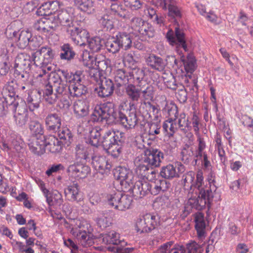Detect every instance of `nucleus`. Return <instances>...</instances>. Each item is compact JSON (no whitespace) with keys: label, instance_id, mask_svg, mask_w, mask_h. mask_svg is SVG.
Segmentation results:
<instances>
[{"label":"nucleus","instance_id":"obj_1","mask_svg":"<svg viewBox=\"0 0 253 253\" xmlns=\"http://www.w3.org/2000/svg\"><path fill=\"white\" fill-rule=\"evenodd\" d=\"M213 192L212 189L209 191L197 192L196 191H190L188 194L189 199L188 204L198 211L202 210L207 205L209 208L213 201L217 202L220 200V195L217 192L216 187H213Z\"/></svg>","mask_w":253,"mask_h":253},{"label":"nucleus","instance_id":"obj_2","mask_svg":"<svg viewBox=\"0 0 253 253\" xmlns=\"http://www.w3.org/2000/svg\"><path fill=\"white\" fill-rule=\"evenodd\" d=\"M176 124L181 130L185 131L186 128L190 126V122L183 112H175L174 117L166 120L163 125V130L169 137L172 136L177 130Z\"/></svg>","mask_w":253,"mask_h":253},{"label":"nucleus","instance_id":"obj_3","mask_svg":"<svg viewBox=\"0 0 253 253\" xmlns=\"http://www.w3.org/2000/svg\"><path fill=\"white\" fill-rule=\"evenodd\" d=\"M157 224L158 222L155 215L146 214L137 220L135 227L137 232L148 233L154 229Z\"/></svg>","mask_w":253,"mask_h":253},{"label":"nucleus","instance_id":"obj_4","mask_svg":"<svg viewBox=\"0 0 253 253\" xmlns=\"http://www.w3.org/2000/svg\"><path fill=\"white\" fill-rule=\"evenodd\" d=\"M151 185L147 180L138 179L133 184L130 186L129 189L127 191L132 193L133 197L136 199L142 198L145 195L150 193Z\"/></svg>","mask_w":253,"mask_h":253},{"label":"nucleus","instance_id":"obj_5","mask_svg":"<svg viewBox=\"0 0 253 253\" xmlns=\"http://www.w3.org/2000/svg\"><path fill=\"white\" fill-rule=\"evenodd\" d=\"M164 159V153L158 149L144 151V156L142 162L150 167L157 168L160 166L162 160Z\"/></svg>","mask_w":253,"mask_h":253},{"label":"nucleus","instance_id":"obj_6","mask_svg":"<svg viewBox=\"0 0 253 253\" xmlns=\"http://www.w3.org/2000/svg\"><path fill=\"white\" fill-rule=\"evenodd\" d=\"M55 25V29L59 26H62L63 28L73 22L72 8L59 10L56 15L51 16Z\"/></svg>","mask_w":253,"mask_h":253},{"label":"nucleus","instance_id":"obj_7","mask_svg":"<svg viewBox=\"0 0 253 253\" xmlns=\"http://www.w3.org/2000/svg\"><path fill=\"white\" fill-rule=\"evenodd\" d=\"M74 3L81 11L88 14L106 13V8L96 5L92 0H74Z\"/></svg>","mask_w":253,"mask_h":253},{"label":"nucleus","instance_id":"obj_8","mask_svg":"<svg viewBox=\"0 0 253 253\" xmlns=\"http://www.w3.org/2000/svg\"><path fill=\"white\" fill-rule=\"evenodd\" d=\"M117 179L120 181L121 185L124 187L126 190L129 189L130 186L132 185L133 176L132 171L125 167H118L114 173Z\"/></svg>","mask_w":253,"mask_h":253},{"label":"nucleus","instance_id":"obj_9","mask_svg":"<svg viewBox=\"0 0 253 253\" xmlns=\"http://www.w3.org/2000/svg\"><path fill=\"white\" fill-rule=\"evenodd\" d=\"M125 140V136L124 132L109 130L103 136L101 144L105 150L109 148L110 145H112L114 143L116 142H123Z\"/></svg>","mask_w":253,"mask_h":253},{"label":"nucleus","instance_id":"obj_10","mask_svg":"<svg viewBox=\"0 0 253 253\" xmlns=\"http://www.w3.org/2000/svg\"><path fill=\"white\" fill-rule=\"evenodd\" d=\"M1 94L6 104L10 107V109H17L18 104L15 101L16 96V87L14 86L13 82L9 83L3 87Z\"/></svg>","mask_w":253,"mask_h":253},{"label":"nucleus","instance_id":"obj_11","mask_svg":"<svg viewBox=\"0 0 253 253\" xmlns=\"http://www.w3.org/2000/svg\"><path fill=\"white\" fill-rule=\"evenodd\" d=\"M141 112H131L126 117L122 112H119V118L125 127L130 129L134 127L137 123L140 120V118L142 119L145 118V116L143 117L144 114L141 115Z\"/></svg>","mask_w":253,"mask_h":253},{"label":"nucleus","instance_id":"obj_12","mask_svg":"<svg viewBox=\"0 0 253 253\" xmlns=\"http://www.w3.org/2000/svg\"><path fill=\"white\" fill-rule=\"evenodd\" d=\"M167 38L172 45H177L178 46H181L185 51L187 50L184 34L178 27L175 28L174 35L172 30L169 31L167 34Z\"/></svg>","mask_w":253,"mask_h":253},{"label":"nucleus","instance_id":"obj_13","mask_svg":"<svg viewBox=\"0 0 253 253\" xmlns=\"http://www.w3.org/2000/svg\"><path fill=\"white\" fill-rule=\"evenodd\" d=\"M116 118V112H93L88 121L110 125L114 123Z\"/></svg>","mask_w":253,"mask_h":253},{"label":"nucleus","instance_id":"obj_14","mask_svg":"<svg viewBox=\"0 0 253 253\" xmlns=\"http://www.w3.org/2000/svg\"><path fill=\"white\" fill-rule=\"evenodd\" d=\"M91 163L93 168L102 174L109 173L112 169L111 163L104 156L92 157Z\"/></svg>","mask_w":253,"mask_h":253},{"label":"nucleus","instance_id":"obj_15","mask_svg":"<svg viewBox=\"0 0 253 253\" xmlns=\"http://www.w3.org/2000/svg\"><path fill=\"white\" fill-rule=\"evenodd\" d=\"M137 72L140 74L141 77H138L133 76V78H136L138 81V85L140 87V93H142V96L145 100L152 101L154 95V87L152 85L146 83L145 81H144L145 84L143 85V82L141 81L144 76L143 71L138 70Z\"/></svg>","mask_w":253,"mask_h":253},{"label":"nucleus","instance_id":"obj_16","mask_svg":"<svg viewBox=\"0 0 253 253\" xmlns=\"http://www.w3.org/2000/svg\"><path fill=\"white\" fill-rule=\"evenodd\" d=\"M98 240L104 245L113 244L117 247L119 245L123 246L126 244L125 241L120 239V234L114 230L100 235Z\"/></svg>","mask_w":253,"mask_h":253},{"label":"nucleus","instance_id":"obj_17","mask_svg":"<svg viewBox=\"0 0 253 253\" xmlns=\"http://www.w3.org/2000/svg\"><path fill=\"white\" fill-rule=\"evenodd\" d=\"M65 196L70 201L80 203L84 200V196L80 192L79 185L77 183L68 186L64 189Z\"/></svg>","mask_w":253,"mask_h":253},{"label":"nucleus","instance_id":"obj_18","mask_svg":"<svg viewBox=\"0 0 253 253\" xmlns=\"http://www.w3.org/2000/svg\"><path fill=\"white\" fill-rule=\"evenodd\" d=\"M163 8L168 9L169 16L174 19V22L178 23L182 16L181 8L177 5L176 0H164Z\"/></svg>","mask_w":253,"mask_h":253},{"label":"nucleus","instance_id":"obj_19","mask_svg":"<svg viewBox=\"0 0 253 253\" xmlns=\"http://www.w3.org/2000/svg\"><path fill=\"white\" fill-rule=\"evenodd\" d=\"M67 171L75 177L84 178L89 173L90 168L82 164H74L69 166Z\"/></svg>","mask_w":253,"mask_h":253},{"label":"nucleus","instance_id":"obj_20","mask_svg":"<svg viewBox=\"0 0 253 253\" xmlns=\"http://www.w3.org/2000/svg\"><path fill=\"white\" fill-rule=\"evenodd\" d=\"M31 59L29 55L22 53L18 54L15 60L14 71L30 70Z\"/></svg>","mask_w":253,"mask_h":253},{"label":"nucleus","instance_id":"obj_21","mask_svg":"<svg viewBox=\"0 0 253 253\" xmlns=\"http://www.w3.org/2000/svg\"><path fill=\"white\" fill-rule=\"evenodd\" d=\"M114 90V84L113 81L107 78L101 80L99 87L95 89L98 95L101 97H106L111 95Z\"/></svg>","mask_w":253,"mask_h":253},{"label":"nucleus","instance_id":"obj_22","mask_svg":"<svg viewBox=\"0 0 253 253\" xmlns=\"http://www.w3.org/2000/svg\"><path fill=\"white\" fill-rule=\"evenodd\" d=\"M148 66L152 69L162 72L164 71L167 63L165 60L155 54H150L146 59Z\"/></svg>","mask_w":253,"mask_h":253},{"label":"nucleus","instance_id":"obj_23","mask_svg":"<svg viewBox=\"0 0 253 253\" xmlns=\"http://www.w3.org/2000/svg\"><path fill=\"white\" fill-rule=\"evenodd\" d=\"M52 16L49 18H41L35 21L33 28L35 30L43 32H48L50 29L55 30V25L52 21Z\"/></svg>","mask_w":253,"mask_h":253},{"label":"nucleus","instance_id":"obj_24","mask_svg":"<svg viewBox=\"0 0 253 253\" xmlns=\"http://www.w3.org/2000/svg\"><path fill=\"white\" fill-rule=\"evenodd\" d=\"M143 113H145L146 115L145 118L143 119V121L146 120V121L152 122L155 121V119L156 120V122H151L149 124V135H155L156 134H159L160 133L161 126L160 124V121H158V116L157 115L153 114L154 116V119H153L152 118L151 115L150 113H149L148 112H143Z\"/></svg>","mask_w":253,"mask_h":253},{"label":"nucleus","instance_id":"obj_25","mask_svg":"<svg viewBox=\"0 0 253 253\" xmlns=\"http://www.w3.org/2000/svg\"><path fill=\"white\" fill-rule=\"evenodd\" d=\"M44 148L51 153H56L61 150V143L55 137L50 135L44 140Z\"/></svg>","mask_w":253,"mask_h":253},{"label":"nucleus","instance_id":"obj_26","mask_svg":"<svg viewBox=\"0 0 253 253\" xmlns=\"http://www.w3.org/2000/svg\"><path fill=\"white\" fill-rule=\"evenodd\" d=\"M27 98L28 105L30 111H34L39 107L41 101V92L38 90H34L28 93Z\"/></svg>","mask_w":253,"mask_h":253},{"label":"nucleus","instance_id":"obj_27","mask_svg":"<svg viewBox=\"0 0 253 253\" xmlns=\"http://www.w3.org/2000/svg\"><path fill=\"white\" fill-rule=\"evenodd\" d=\"M195 228L197 232L198 237L202 240L205 237L206 223L204 216L202 213L196 214L195 218Z\"/></svg>","mask_w":253,"mask_h":253},{"label":"nucleus","instance_id":"obj_28","mask_svg":"<svg viewBox=\"0 0 253 253\" xmlns=\"http://www.w3.org/2000/svg\"><path fill=\"white\" fill-rule=\"evenodd\" d=\"M203 172L201 171H198L196 174V181L195 183L190 185V191H196L197 192H203L206 191H209L210 189H212L213 192V187H215L214 185L210 184V187H204L203 186Z\"/></svg>","mask_w":253,"mask_h":253},{"label":"nucleus","instance_id":"obj_29","mask_svg":"<svg viewBox=\"0 0 253 253\" xmlns=\"http://www.w3.org/2000/svg\"><path fill=\"white\" fill-rule=\"evenodd\" d=\"M116 38L121 47L125 50H127L131 46V36L129 34L126 32H119L116 35Z\"/></svg>","mask_w":253,"mask_h":253},{"label":"nucleus","instance_id":"obj_30","mask_svg":"<svg viewBox=\"0 0 253 253\" xmlns=\"http://www.w3.org/2000/svg\"><path fill=\"white\" fill-rule=\"evenodd\" d=\"M61 121L60 117L56 114L48 115L45 120L48 129L53 131H56L61 126Z\"/></svg>","mask_w":253,"mask_h":253},{"label":"nucleus","instance_id":"obj_31","mask_svg":"<svg viewBox=\"0 0 253 253\" xmlns=\"http://www.w3.org/2000/svg\"><path fill=\"white\" fill-rule=\"evenodd\" d=\"M160 175L165 179H171L178 176L176 170V166L171 164L162 167Z\"/></svg>","mask_w":253,"mask_h":253},{"label":"nucleus","instance_id":"obj_32","mask_svg":"<svg viewBox=\"0 0 253 253\" xmlns=\"http://www.w3.org/2000/svg\"><path fill=\"white\" fill-rule=\"evenodd\" d=\"M58 72L65 77L67 82L68 81L70 84L69 85L81 84L82 73L81 71H77L74 74H69L65 70H60Z\"/></svg>","mask_w":253,"mask_h":253},{"label":"nucleus","instance_id":"obj_33","mask_svg":"<svg viewBox=\"0 0 253 253\" xmlns=\"http://www.w3.org/2000/svg\"><path fill=\"white\" fill-rule=\"evenodd\" d=\"M111 9L115 15L122 18L126 20L130 19L132 17L131 13L127 10L122 5L115 3L112 4Z\"/></svg>","mask_w":253,"mask_h":253},{"label":"nucleus","instance_id":"obj_34","mask_svg":"<svg viewBox=\"0 0 253 253\" xmlns=\"http://www.w3.org/2000/svg\"><path fill=\"white\" fill-rule=\"evenodd\" d=\"M75 155L76 160L80 163H84L89 159L87 148L83 144H79L76 145Z\"/></svg>","mask_w":253,"mask_h":253},{"label":"nucleus","instance_id":"obj_35","mask_svg":"<svg viewBox=\"0 0 253 253\" xmlns=\"http://www.w3.org/2000/svg\"><path fill=\"white\" fill-rule=\"evenodd\" d=\"M32 38V34L27 31H22L17 40V45L19 48L24 49L29 44L30 39Z\"/></svg>","mask_w":253,"mask_h":253},{"label":"nucleus","instance_id":"obj_36","mask_svg":"<svg viewBox=\"0 0 253 253\" xmlns=\"http://www.w3.org/2000/svg\"><path fill=\"white\" fill-rule=\"evenodd\" d=\"M129 73H126L124 69H118L115 72L114 79L118 86H121L127 84L130 76Z\"/></svg>","mask_w":253,"mask_h":253},{"label":"nucleus","instance_id":"obj_37","mask_svg":"<svg viewBox=\"0 0 253 253\" xmlns=\"http://www.w3.org/2000/svg\"><path fill=\"white\" fill-rule=\"evenodd\" d=\"M102 129L96 126L89 128V143L94 146L97 147L99 144V140Z\"/></svg>","mask_w":253,"mask_h":253},{"label":"nucleus","instance_id":"obj_38","mask_svg":"<svg viewBox=\"0 0 253 253\" xmlns=\"http://www.w3.org/2000/svg\"><path fill=\"white\" fill-rule=\"evenodd\" d=\"M76 55L72 46L69 43L64 44L61 46V53L60 57L61 59L71 60Z\"/></svg>","mask_w":253,"mask_h":253},{"label":"nucleus","instance_id":"obj_39","mask_svg":"<svg viewBox=\"0 0 253 253\" xmlns=\"http://www.w3.org/2000/svg\"><path fill=\"white\" fill-rule=\"evenodd\" d=\"M70 96L72 97H81L83 95H85L87 92V87L82 84H71L70 85Z\"/></svg>","mask_w":253,"mask_h":253},{"label":"nucleus","instance_id":"obj_40","mask_svg":"<svg viewBox=\"0 0 253 253\" xmlns=\"http://www.w3.org/2000/svg\"><path fill=\"white\" fill-rule=\"evenodd\" d=\"M30 149L35 154H40L42 152L44 146V142L33 137L28 144Z\"/></svg>","mask_w":253,"mask_h":253},{"label":"nucleus","instance_id":"obj_41","mask_svg":"<svg viewBox=\"0 0 253 253\" xmlns=\"http://www.w3.org/2000/svg\"><path fill=\"white\" fill-rule=\"evenodd\" d=\"M132 199L131 197L126 194H122L118 205H116V210L123 211L129 208Z\"/></svg>","mask_w":253,"mask_h":253},{"label":"nucleus","instance_id":"obj_42","mask_svg":"<svg viewBox=\"0 0 253 253\" xmlns=\"http://www.w3.org/2000/svg\"><path fill=\"white\" fill-rule=\"evenodd\" d=\"M56 92V94H54L55 100L58 95H64L69 97L70 93V85H68L66 84L63 81L59 84H56V86L53 88Z\"/></svg>","mask_w":253,"mask_h":253},{"label":"nucleus","instance_id":"obj_43","mask_svg":"<svg viewBox=\"0 0 253 253\" xmlns=\"http://www.w3.org/2000/svg\"><path fill=\"white\" fill-rule=\"evenodd\" d=\"M104 43L99 37H95L88 41V47L92 52H98L103 48Z\"/></svg>","mask_w":253,"mask_h":253},{"label":"nucleus","instance_id":"obj_44","mask_svg":"<svg viewBox=\"0 0 253 253\" xmlns=\"http://www.w3.org/2000/svg\"><path fill=\"white\" fill-rule=\"evenodd\" d=\"M121 191L115 189L111 191L109 193L107 194L106 199L108 204L116 209V205H118L119 202V199L122 195Z\"/></svg>","mask_w":253,"mask_h":253},{"label":"nucleus","instance_id":"obj_45","mask_svg":"<svg viewBox=\"0 0 253 253\" xmlns=\"http://www.w3.org/2000/svg\"><path fill=\"white\" fill-rule=\"evenodd\" d=\"M95 65L100 71L107 72L111 71V61L104 56H102V58L100 60L96 58Z\"/></svg>","mask_w":253,"mask_h":253},{"label":"nucleus","instance_id":"obj_46","mask_svg":"<svg viewBox=\"0 0 253 253\" xmlns=\"http://www.w3.org/2000/svg\"><path fill=\"white\" fill-rule=\"evenodd\" d=\"M97 225L101 229H105L112 224L111 217L107 216L105 213L100 214L95 220Z\"/></svg>","mask_w":253,"mask_h":253},{"label":"nucleus","instance_id":"obj_47","mask_svg":"<svg viewBox=\"0 0 253 253\" xmlns=\"http://www.w3.org/2000/svg\"><path fill=\"white\" fill-rule=\"evenodd\" d=\"M98 19L99 24L102 27L108 30H111L114 27L113 22L111 16L107 14H104L103 15L99 16H98Z\"/></svg>","mask_w":253,"mask_h":253},{"label":"nucleus","instance_id":"obj_48","mask_svg":"<svg viewBox=\"0 0 253 253\" xmlns=\"http://www.w3.org/2000/svg\"><path fill=\"white\" fill-rule=\"evenodd\" d=\"M126 92L132 100L137 101L140 95V88H137L134 85L129 84L126 88Z\"/></svg>","mask_w":253,"mask_h":253},{"label":"nucleus","instance_id":"obj_49","mask_svg":"<svg viewBox=\"0 0 253 253\" xmlns=\"http://www.w3.org/2000/svg\"><path fill=\"white\" fill-rule=\"evenodd\" d=\"M14 118L17 125L23 126L28 121L29 114L28 112H14Z\"/></svg>","mask_w":253,"mask_h":253},{"label":"nucleus","instance_id":"obj_50","mask_svg":"<svg viewBox=\"0 0 253 253\" xmlns=\"http://www.w3.org/2000/svg\"><path fill=\"white\" fill-rule=\"evenodd\" d=\"M137 32L143 36H148L149 38L153 37L154 36L153 28L148 22L145 21L138 28Z\"/></svg>","mask_w":253,"mask_h":253},{"label":"nucleus","instance_id":"obj_51","mask_svg":"<svg viewBox=\"0 0 253 253\" xmlns=\"http://www.w3.org/2000/svg\"><path fill=\"white\" fill-rule=\"evenodd\" d=\"M77 236L80 240V243L84 247H87L92 245V239L90 238L88 234L85 231L80 232Z\"/></svg>","mask_w":253,"mask_h":253},{"label":"nucleus","instance_id":"obj_52","mask_svg":"<svg viewBox=\"0 0 253 253\" xmlns=\"http://www.w3.org/2000/svg\"><path fill=\"white\" fill-rule=\"evenodd\" d=\"M18 29L14 22L8 25L5 30V34L7 38L16 41L18 35Z\"/></svg>","mask_w":253,"mask_h":253},{"label":"nucleus","instance_id":"obj_53","mask_svg":"<svg viewBox=\"0 0 253 253\" xmlns=\"http://www.w3.org/2000/svg\"><path fill=\"white\" fill-rule=\"evenodd\" d=\"M149 166L145 164H140L136 168V173L139 178V179L147 180L148 174Z\"/></svg>","mask_w":253,"mask_h":253},{"label":"nucleus","instance_id":"obj_54","mask_svg":"<svg viewBox=\"0 0 253 253\" xmlns=\"http://www.w3.org/2000/svg\"><path fill=\"white\" fill-rule=\"evenodd\" d=\"M106 47L110 52L113 53L118 52L121 48L116 37L109 39L106 43Z\"/></svg>","mask_w":253,"mask_h":253},{"label":"nucleus","instance_id":"obj_55","mask_svg":"<svg viewBox=\"0 0 253 253\" xmlns=\"http://www.w3.org/2000/svg\"><path fill=\"white\" fill-rule=\"evenodd\" d=\"M182 161L185 164H192V161L194 155L192 148H184L181 151Z\"/></svg>","mask_w":253,"mask_h":253},{"label":"nucleus","instance_id":"obj_56","mask_svg":"<svg viewBox=\"0 0 253 253\" xmlns=\"http://www.w3.org/2000/svg\"><path fill=\"white\" fill-rule=\"evenodd\" d=\"M31 59L36 66L43 67L47 63L39 50L32 54Z\"/></svg>","mask_w":253,"mask_h":253},{"label":"nucleus","instance_id":"obj_57","mask_svg":"<svg viewBox=\"0 0 253 253\" xmlns=\"http://www.w3.org/2000/svg\"><path fill=\"white\" fill-rule=\"evenodd\" d=\"M39 51L42 55L43 57L47 63L51 61L54 54L53 51L50 47L47 46H42Z\"/></svg>","mask_w":253,"mask_h":253},{"label":"nucleus","instance_id":"obj_58","mask_svg":"<svg viewBox=\"0 0 253 253\" xmlns=\"http://www.w3.org/2000/svg\"><path fill=\"white\" fill-rule=\"evenodd\" d=\"M200 248H202L200 245L192 241L186 244L185 246H182L183 253H196Z\"/></svg>","mask_w":253,"mask_h":253},{"label":"nucleus","instance_id":"obj_59","mask_svg":"<svg viewBox=\"0 0 253 253\" xmlns=\"http://www.w3.org/2000/svg\"><path fill=\"white\" fill-rule=\"evenodd\" d=\"M88 34L84 29H80L76 38H74V41L77 42V44L80 45L84 43L85 41L87 40Z\"/></svg>","mask_w":253,"mask_h":253},{"label":"nucleus","instance_id":"obj_60","mask_svg":"<svg viewBox=\"0 0 253 253\" xmlns=\"http://www.w3.org/2000/svg\"><path fill=\"white\" fill-rule=\"evenodd\" d=\"M120 142H116L112 145H110L109 148L105 149L107 152L111 154L115 158L118 157L121 152V144H119Z\"/></svg>","mask_w":253,"mask_h":253},{"label":"nucleus","instance_id":"obj_61","mask_svg":"<svg viewBox=\"0 0 253 253\" xmlns=\"http://www.w3.org/2000/svg\"><path fill=\"white\" fill-rule=\"evenodd\" d=\"M9 70L8 58L5 55L0 56V74L5 75Z\"/></svg>","mask_w":253,"mask_h":253},{"label":"nucleus","instance_id":"obj_62","mask_svg":"<svg viewBox=\"0 0 253 253\" xmlns=\"http://www.w3.org/2000/svg\"><path fill=\"white\" fill-rule=\"evenodd\" d=\"M58 130V135L60 139L70 141L72 137L70 130L67 127H63Z\"/></svg>","mask_w":253,"mask_h":253},{"label":"nucleus","instance_id":"obj_63","mask_svg":"<svg viewBox=\"0 0 253 253\" xmlns=\"http://www.w3.org/2000/svg\"><path fill=\"white\" fill-rule=\"evenodd\" d=\"M29 128L31 132L35 135L43 133L42 125L37 121H31L29 125Z\"/></svg>","mask_w":253,"mask_h":253},{"label":"nucleus","instance_id":"obj_64","mask_svg":"<svg viewBox=\"0 0 253 253\" xmlns=\"http://www.w3.org/2000/svg\"><path fill=\"white\" fill-rule=\"evenodd\" d=\"M48 1L43 2L38 8L37 14L39 16H51Z\"/></svg>","mask_w":253,"mask_h":253}]
</instances>
